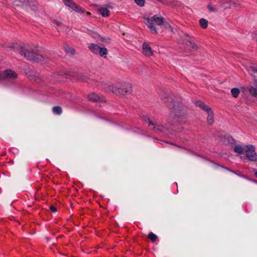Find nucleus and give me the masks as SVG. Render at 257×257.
Returning a JSON list of instances; mask_svg holds the SVG:
<instances>
[{"label": "nucleus", "instance_id": "obj_29", "mask_svg": "<svg viewBox=\"0 0 257 257\" xmlns=\"http://www.w3.org/2000/svg\"><path fill=\"white\" fill-rule=\"evenodd\" d=\"M53 23L54 24H56L58 26H61V24L60 22H58L57 21H55V20L54 21Z\"/></svg>", "mask_w": 257, "mask_h": 257}, {"label": "nucleus", "instance_id": "obj_25", "mask_svg": "<svg viewBox=\"0 0 257 257\" xmlns=\"http://www.w3.org/2000/svg\"><path fill=\"white\" fill-rule=\"evenodd\" d=\"M134 1L140 7H143L145 5V0H134Z\"/></svg>", "mask_w": 257, "mask_h": 257}, {"label": "nucleus", "instance_id": "obj_23", "mask_svg": "<svg viewBox=\"0 0 257 257\" xmlns=\"http://www.w3.org/2000/svg\"><path fill=\"white\" fill-rule=\"evenodd\" d=\"M148 238L153 242H154L156 240L158 237L157 236L153 233V232L149 233L148 235Z\"/></svg>", "mask_w": 257, "mask_h": 257}, {"label": "nucleus", "instance_id": "obj_26", "mask_svg": "<svg viewBox=\"0 0 257 257\" xmlns=\"http://www.w3.org/2000/svg\"><path fill=\"white\" fill-rule=\"evenodd\" d=\"M207 8L210 12H216V8L212 5H208Z\"/></svg>", "mask_w": 257, "mask_h": 257}, {"label": "nucleus", "instance_id": "obj_17", "mask_svg": "<svg viewBox=\"0 0 257 257\" xmlns=\"http://www.w3.org/2000/svg\"><path fill=\"white\" fill-rule=\"evenodd\" d=\"M98 50L99 51L98 54H99L101 57H104L105 58L106 55L108 53L107 49L105 48L100 47Z\"/></svg>", "mask_w": 257, "mask_h": 257}, {"label": "nucleus", "instance_id": "obj_13", "mask_svg": "<svg viewBox=\"0 0 257 257\" xmlns=\"http://www.w3.org/2000/svg\"><path fill=\"white\" fill-rule=\"evenodd\" d=\"M149 126L151 129L156 130L159 132H164L165 127L162 125H156L152 121L149 119Z\"/></svg>", "mask_w": 257, "mask_h": 257}, {"label": "nucleus", "instance_id": "obj_9", "mask_svg": "<svg viewBox=\"0 0 257 257\" xmlns=\"http://www.w3.org/2000/svg\"><path fill=\"white\" fill-rule=\"evenodd\" d=\"M64 4L71 8L72 10L78 12L83 13L84 12L80 7L77 6L73 1L71 0H63Z\"/></svg>", "mask_w": 257, "mask_h": 257}, {"label": "nucleus", "instance_id": "obj_32", "mask_svg": "<svg viewBox=\"0 0 257 257\" xmlns=\"http://www.w3.org/2000/svg\"><path fill=\"white\" fill-rule=\"evenodd\" d=\"M86 14H87V15H90V13H89V12H87L86 13Z\"/></svg>", "mask_w": 257, "mask_h": 257}, {"label": "nucleus", "instance_id": "obj_3", "mask_svg": "<svg viewBox=\"0 0 257 257\" xmlns=\"http://www.w3.org/2000/svg\"><path fill=\"white\" fill-rule=\"evenodd\" d=\"M20 53L21 55H24L27 59L37 62H43L44 59L42 55L36 54L30 48L21 47Z\"/></svg>", "mask_w": 257, "mask_h": 257}, {"label": "nucleus", "instance_id": "obj_15", "mask_svg": "<svg viewBox=\"0 0 257 257\" xmlns=\"http://www.w3.org/2000/svg\"><path fill=\"white\" fill-rule=\"evenodd\" d=\"M98 12L103 17H108L109 15V11L105 7L99 8Z\"/></svg>", "mask_w": 257, "mask_h": 257}, {"label": "nucleus", "instance_id": "obj_14", "mask_svg": "<svg viewBox=\"0 0 257 257\" xmlns=\"http://www.w3.org/2000/svg\"><path fill=\"white\" fill-rule=\"evenodd\" d=\"M88 48L91 52L98 54V50L99 49L100 47L95 44H91L88 46Z\"/></svg>", "mask_w": 257, "mask_h": 257}, {"label": "nucleus", "instance_id": "obj_20", "mask_svg": "<svg viewBox=\"0 0 257 257\" xmlns=\"http://www.w3.org/2000/svg\"><path fill=\"white\" fill-rule=\"evenodd\" d=\"M249 93L253 96H257V89L252 86H250L248 88Z\"/></svg>", "mask_w": 257, "mask_h": 257}, {"label": "nucleus", "instance_id": "obj_24", "mask_svg": "<svg viewBox=\"0 0 257 257\" xmlns=\"http://www.w3.org/2000/svg\"><path fill=\"white\" fill-rule=\"evenodd\" d=\"M64 49L67 53H70L72 55L75 53V51L74 49L71 48L68 46L65 47Z\"/></svg>", "mask_w": 257, "mask_h": 257}, {"label": "nucleus", "instance_id": "obj_11", "mask_svg": "<svg viewBox=\"0 0 257 257\" xmlns=\"http://www.w3.org/2000/svg\"><path fill=\"white\" fill-rule=\"evenodd\" d=\"M143 53L147 56H151L153 55V51L150 46V45L147 43L145 42L142 45Z\"/></svg>", "mask_w": 257, "mask_h": 257}, {"label": "nucleus", "instance_id": "obj_1", "mask_svg": "<svg viewBox=\"0 0 257 257\" xmlns=\"http://www.w3.org/2000/svg\"><path fill=\"white\" fill-rule=\"evenodd\" d=\"M169 109V119L174 123L177 119L183 116L184 108L180 98L174 99L172 97L165 98L164 100Z\"/></svg>", "mask_w": 257, "mask_h": 257}, {"label": "nucleus", "instance_id": "obj_2", "mask_svg": "<svg viewBox=\"0 0 257 257\" xmlns=\"http://www.w3.org/2000/svg\"><path fill=\"white\" fill-rule=\"evenodd\" d=\"M109 90L116 95H125L132 91V87L128 83L114 84L108 87Z\"/></svg>", "mask_w": 257, "mask_h": 257}, {"label": "nucleus", "instance_id": "obj_12", "mask_svg": "<svg viewBox=\"0 0 257 257\" xmlns=\"http://www.w3.org/2000/svg\"><path fill=\"white\" fill-rule=\"evenodd\" d=\"M88 99L92 102H97L102 101L103 98L102 97H100L97 95L95 93H91L88 96Z\"/></svg>", "mask_w": 257, "mask_h": 257}, {"label": "nucleus", "instance_id": "obj_4", "mask_svg": "<svg viewBox=\"0 0 257 257\" xmlns=\"http://www.w3.org/2000/svg\"><path fill=\"white\" fill-rule=\"evenodd\" d=\"M164 21L165 19L164 18L157 17L156 16H154L151 17V18H144V22L145 24L148 25V27L155 34H157L158 33V32L156 28L154 26V22H155L158 26H161L163 24Z\"/></svg>", "mask_w": 257, "mask_h": 257}, {"label": "nucleus", "instance_id": "obj_30", "mask_svg": "<svg viewBox=\"0 0 257 257\" xmlns=\"http://www.w3.org/2000/svg\"><path fill=\"white\" fill-rule=\"evenodd\" d=\"M167 2H168V4H167V5H169L173 3V0H167Z\"/></svg>", "mask_w": 257, "mask_h": 257}, {"label": "nucleus", "instance_id": "obj_27", "mask_svg": "<svg viewBox=\"0 0 257 257\" xmlns=\"http://www.w3.org/2000/svg\"><path fill=\"white\" fill-rule=\"evenodd\" d=\"M250 68L254 73H257V66H250Z\"/></svg>", "mask_w": 257, "mask_h": 257}, {"label": "nucleus", "instance_id": "obj_6", "mask_svg": "<svg viewBox=\"0 0 257 257\" xmlns=\"http://www.w3.org/2000/svg\"><path fill=\"white\" fill-rule=\"evenodd\" d=\"M185 44L190 51L194 52L197 50L199 47L195 43L194 38L188 35H185Z\"/></svg>", "mask_w": 257, "mask_h": 257}, {"label": "nucleus", "instance_id": "obj_5", "mask_svg": "<svg viewBox=\"0 0 257 257\" xmlns=\"http://www.w3.org/2000/svg\"><path fill=\"white\" fill-rule=\"evenodd\" d=\"M195 104L197 106L207 112L208 114L207 117V123L209 125L212 124L214 122V114L212 109L201 101H196Z\"/></svg>", "mask_w": 257, "mask_h": 257}, {"label": "nucleus", "instance_id": "obj_31", "mask_svg": "<svg viewBox=\"0 0 257 257\" xmlns=\"http://www.w3.org/2000/svg\"><path fill=\"white\" fill-rule=\"evenodd\" d=\"M90 35H92V36L93 37H94V38H96V36H99L98 35H97V34H96V33H93V34H94L93 35H92V33H90Z\"/></svg>", "mask_w": 257, "mask_h": 257}, {"label": "nucleus", "instance_id": "obj_16", "mask_svg": "<svg viewBox=\"0 0 257 257\" xmlns=\"http://www.w3.org/2000/svg\"><path fill=\"white\" fill-rule=\"evenodd\" d=\"M246 149L245 146L242 147L241 146L238 145L234 147V151L238 154H242L244 151L245 152Z\"/></svg>", "mask_w": 257, "mask_h": 257}, {"label": "nucleus", "instance_id": "obj_21", "mask_svg": "<svg viewBox=\"0 0 257 257\" xmlns=\"http://www.w3.org/2000/svg\"><path fill=\"white\" fill-rule=\"evenodd\" d=\"M53 112L54 113L60 115L62 112V108L60 106H54L52 108Z\"/></svg>", "mask_w": 257, "mask_h": 257}, {"label": "nucleus", "instance_id": "obj_8", "mask_svg": "<svg viewBox=\"0 0 257 257\" xmlns=\"http://www.w3.org/2000/svg\"><path fill=\"white\" fill-rule=\"evenodd\" d=\"M245 154L247 159L252 161L257 160V154L255 152V147L252 145L245 146Z\"/></svg>", "mask_w": 257, "mask_h": 257}, {"label": "nucleus", "instance_id": "obj_33", "mask_svg": "<svg viewBox=\"0 0 257 257\" xmlns=\"http://www.w3.org/2000/svg\"><path fill=\"white\" fill-rule=\"evenodd\" d=\"M255 175L257 177V170L255 172Z\"/></svg>", "mask_w": 257, "mask_h": 257}, {"label": "nucleus", "instance_id": "obj_18", "mask_svg": "<svg viewBox=\"0 0 257 257\" xmlns=\"http://www.w3.org/2000/svg\"><path fill=\"white\" fill-rule=\"evenodd\" d=\"M240 93V90L238 88H233L231 89V94L234 98H237Z\"/></svg>", "mask_w": 257, "mask_h": 257}, {"label": "nucleus", "instance_id": "obj_10", "mask_svg": "<svg viewBox=\"0 0 257 257\" xmlns=\"http://www.w3.org/2000/svg\"><path fill=\"white\" fill-rule=\"evenodd\" d=\"M28 77L30 80L36 82L37 83H41L42 81V79L40 77L39 74L36 72L32 71L28 73Z\"/></svg>", "mask_w": 257, "mask_h": 257}, {"label": "nucleus", "instance_id": "obj_28", "mask_svg": "<svg viewBox=\"0 0 257 257\" xmlns=\"http://www.w3.org/2000/svg\"><path fill=\"white\" fill-rule=\"evenodd\" d=\"M50 210H51V211H52L53 212H56L57 211V209H56V208L54 206H51L50 207Z\"/></svg>", "mask_w": 257, "mask_h": 257}, {"label": "nucleus", "instance_id": "obj_7", "mask_svg": "<svg viewBox=\"0 0 257 257\" xmlns=\"http://www.w3.org/2000/svg\"><path fill=\"white\" fill-rule=\"evenodd\" d=\"M18 77L17 74L11 69H7L2 72L0 76V80L7 79L8 80H13L16 79Z\"/></svg>", "mask_w": 257, "mask_h": 257}, {"label": "nucleus", "instance_id": "obj_19", "mask_svg": "<svg viewBox=\"0 0 257 257\" xmlns=\"http://www.w3.org/2000/svg\"><path fill=\"white\" fill-rule=\"evenodd\" d=\"M13 5L15 6H21L23 5L25 2H26L27 0H11Z\"/></svg>", "mask_w": 257, "mask_h": 257}, {"label": "nucleus", "instance_id": "obj_22", "mask_svg": "<svg viewBox=\"0 0 257 257\" xmlns=\"http://www.w3.org/2000/svg\"><path fill=\"white\" fill-rule=\"evenodd\" d=\"M199 23L203 29L206 28L208 26V21L204 19H201L199 21Z\"/></svg>", "mask_w": 257, "mask_h": 257}]
</instances>
